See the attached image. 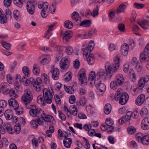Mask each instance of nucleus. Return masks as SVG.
Returning a JSON list of instances; mask_svg holds the SVG:
<instances>
[{
    "mask_svg": "<svg viewBox=\"0 0 149 149\" xmlns=\"http://www.w3.org/2000/svg\"><path fill=\"white\" fill-rule=\"evenodd\" d=\"M26 107L30 109L29 114L31 116L33 117L37 116L38 118H41L47 122H49L51 120H52L53 123H55V121L54 120L52 116L46 114L42 110L38 108L36 105L31 104Z\"/></svg>",
    "mask_w": 149,
    "mask_h": 149,
    "instance_id": "f257e3e1",
    "label": "nucleus"
},
{
    "mask_svg": "<svg viewBox=\"0 0 149 149\" xmlns=\"http://www.w3.org/2000/svg\"><path fill=\"white\" fill-rule=\"evenodd\" d=\"M122 90L118 88L115 95L114 99L116 101H119V103L122 105L125 104L129 98L128 95L126 93L122 94Z\"/></svg>",
    "mask_w": 149,
    "mask_h": 149,
    "instance_id": "f03ea898",
    "label": "nucleus"
},
{
    "mask_svg": "<svg viewBox=\"0 0 149 149\" xmlns=\"http://www.w3.org/2000/svg\"><path fill=\"white\" fill-rule=\"evenodd\" d=\"M21 98L22 102L26 107L29 106V104L33 99L32 94L31 91L28 89L25 90Z\"/></svg>",
    "mask_w": 149,
    "mask_h": 149,
    "instance_id": "7ed1b4c3",
    "label": "nucleus"
},
{
    "mask_svg": "<svg viewBox=\"0 0 149 149\" xmlns=\"http://www.w3.org/2000/svg\"><path fill=\"white\" fill-rule=\"evenodd\" d=\"M45 88L43 90V96L45 102L48 104L51 103L52 99L54 95L52 88Z\"/></svg>",
    "mask_w": 149,
    "mask_h": 149,
    "instance_id": "20e7f679",
    "label": "nucleus"
},
{
    "mask_svg": "<svg viewBox=\"0 0 149 149\" xmlns=\"http://www.w3.org/2000/svg\"><path fill=\"white\" fill-rule=\"evenodd\" d=\"M107 75L110 80L114 73H115L118 70H115V68L111 63L109 62H107L105 65Z\"/></svg>",
    "mask_w": 149,
    "mask_h": 149,
    "instance_id": "39448f33",
    "label": "nucleus"
},
{
    "mask_svg": "<svg viewBox=\"0 0 149 149\" xmlns=\"http://www.w3.org/2000/svg\"><path fill=\"white\" fill-rule=\"evenodd\" d=\"M28 82L30 84H32L35 89L37 91H39L41 90V85L42 84V80L41 78L38 77L36 81L33 77H31L28 79Z\"/></svg>",
    "mask_w": 149,
    "mask_h": 149,
    "instance_id": "423d86ee",
    "label": "nucleus"
},
{
    "mask_svg": "<svg viewBox=\"0 0 149 149\" xmlns=\"http://www.w3.org/2000/svg\"><path fill=\"white\" fill-rule=\"evenodd\" d=\"M136 139L143 145H147L149 144V135H145L141 133L136 134Z\"/></svg>",
    "mask_w": 149,
    "mask_h": 149,
    "instance_id": "0eeeda50",
    "label": "nucleus"
},
{
    "mask_svg": "<svg viewBox=\"0 0 149 149\" xmlns=\"http://www.w3.org/2000/svg\"><path fill=\"white\" fill-rule=\"evenodd\" d=\"M149 80V76L146 75L141 77L138 83V87L140 89H142L144 86L146 84Z\"/></svg>",
    "mask_w": 149,
    "mask_h": 149,
    "instance_id": "6e6552de",
    "label": "nucleus"
},
{
    "mask_svg": "<svg viewBox=\"0 0 149 149\" xmlns=\"http://www.w3.org/2000/svg\"><path fill=\"white\" fill-rule=\"evenodd\" d=\"M86 60L88 64L90 65L93 64L95 62V58L94 55L91 53L85 52Z\"/></svg>",
    "mask_w": 149,
    "mask_h": 149,
    "instance_id": "1a4fd4ad",
    "label": "nucleus"
},
{
    "mask_svg": "<svg viewBox=\"0 0 149 149\" xmlns=\"http://www.w3.org/2000/svg\"><path fill=\"white\" fill-rule=\"evenodd\" d=\"M26 7L27 11L30 15H33L35 10V7L33 2L31 1H29L26 3Z\"/></svg>",
    "mask_w": 149,
    "mask_h": 149,
    "instance_id": "9d476101",
    "label": "nucleus"
},
{
    "mask_svg": "<svg viewBox=\"0 0 149 149\" xmlns=\"http://www.w3.org/2000/svg\"><path fill=\"white\" fill-rule=\"evenodd\" d=\"M69 65V61L67 58H63L60 61V66L61 68L63 70L67 69Z\"/></svg>",
    "mask_w": 149,
    "mask_h": 149,
    "instance_id": "9b49d317",
    "label": "nucleus"
},
{
    "mask_svg": "<svg viewBox=\"0 0 149 149\" xmlns=\"http://www.w3.org/2000/svg\"><path fill=\"white\" fill-rule=\"evenodd\" d=\"M36 120H33L30 122L31 125L33 128H37L38 126V124L40 125H42L44 120L41 118H37Z\"/></svg>",
    "mask_w": 149,
    "mask_h": 149,
    "instance_id": "f8f14e48",
    "label": "nucleus"
},
{
    "mask_svg": "<svg viewBox=\"0 0 149 149\" xmlns=\"http://www.w3.org/2000/svg\"><path fill=\"white\" fill-rule=\"evenodd\" d=\"M140 59L141 62H146L149 61V53L144 51L140 55Z\"/></svg>",
    "mask_w": 149,
    "mask_h": 149,
    "instance_id": "ddd939ff",
    "label": "nucleus"
},
{
    "mask_svg": "<svg viewBox=\"0 0 149 149\" xmlns=\"http://www.w3.org/2000/svg\"><path fill=\"white\" fill-rule=\"evenodd\" d=\"M96 77V74L95 72L91 71L88 77V81L86 82L88 85L91 87H92L93 85L94 81L93 80Z\"/></svg>",
    "mask_w": 149,
    "mask_h": 149,
    "instance_id": "4468645a",
    "label": "nucleus"
},
{
    "mask_svg": "<svg viewBox=\"0 0 149 149\" xmlns=\"http://www.w3.org/2000/svg\"><path fill=\"white\" fill-rule=\"evenodd\" d=\"M2 92L4 94H6L10 89V85L6 82L2 83L0 85Z\"/></svg>",
    "mask_w": 149,
    "mask_h": 149,
    "instance_id": "2eb2a0df",
    "label": "nucleus"
},
{
    "mask_svg": "<svg viewBox=\"0 0 149 149\" xmlns=\"http://www.w3.org/2000/svg\"><path fill=\"white\" fill-rule=\"evenodd\" d=\"M97 75L99 77V78L102 79L104 81L106 80L107 79H109V78L107 75L106 72L104 70H100L97 73Z\"/></svg>",
    "mask_w": 149,
    "mask_h": 149,
    "instance_id": "dca6fc26",
    "label": "nucleus"
},
{
    "mask_svg": "<svg viewBox=\"0 0 149 149\" xmlns=\"http://www.w3.org/2000/svg\"><path fill=\"white\" fill-rule=\"evenodd\" d=\"M145 100L144 95L142 94L139 95L135 100L136 104L138 106H140L144 102Z\"/></svg>",
    "mask_w": 149,
    "mask_h": 149,
    "instance_id": "f3484780",
    "label": "nucleus"
},
{
    "mask_svg": "<svg viewBox=\"0 0 149 149\" xmlns=\"http://www.w3.org/2000/svg\"><path fill=\"white\" fill-rule=\"evenodd\" d=\"M141 127L144 130L149 129V118L146 117L142 120Z\"/></svg>",
    "mask_w": 149,
    "mask_h": 149,
    "instance_id": "a211bd4d",
    "label": "nucleus"
},
{
    "mask_svg": "<svg viewBox=\"0 0 149 149\" xmlns=\"http://www.w3.org/2000/svg\"><path fill=\"white\" fill-rule=\"evenodd\" d=\"M40 58L41 59L40 63L42 65L47 64L51 60L49 55H43L40 57Z\"/></svg>",
    "mask_w": 149,
    "mask_h": 149,
    "instance_id": "6ab92c4d",
    "label": "nucleus"
},
{
    "mask_svg": "<svg viewBox=\"0 0 149 149\" xmlns=\"http://www.w3.org/2000/svg\"><path fill=\"white\" fill-rule=\"evenodd\" d=\"M95 47V43L93 41L90 40L87 47L84 49V52L91 53Z\"/></svg>",
    "mask_w": 149,
    "mask_h": 149,
    "instance_id": "aec40b11",
    "label": "nucleus"
},
{
    "mask_svg": "<svg viewBox=\"0 0 149 149\" xmlns=\"http://www.w3.org/2000/svg\"><path fill=\"white\" fill-rule=\"evenodd\" d=\"M129 46L127 43L123 44L121 47V52L122 54L124 56L127 55L129 50Z\"/></svg>",
    "mask_w": 149,
    "mask_h": 149,
    "instance_id": "412c9836",
    "label": "nucleus"
},
{
    "mask_svg": "<svg viewBox=\"0 0 149 149\" xmlns=\"http://www.w3.org/2000/svg\"><path fill=\"white\" fill-rule=\"evenodd\" d=\"M137 23L145 30L148 29V27L149 26V20L144 19L138 21Z\"/></svg>",
    "mask_w": 149,
    "mask_h": 149,
    "instance_id": "4be33fe9",
    "label": "nucleus"
},
{
    "mask_svg": "<svg viewBox=\"0 0 149 149\" xmlns=\"http://www.w3.org/2000/svg\"><path fill=\"white\" fill-rule=\"evenodd\" d=\"M4 116L7 120H9L13 116V111L10 109L6 110L4 113Z\"/></svg>",
    "mask_w": 149,
    "mask_h": 149,
    "instance_id": "5701e85b",
    "label": "nucleus"
},
{
    "mask_svg": "<svg viewBox=\"0 0 149 149\" xmlns=\"http://www.w3.org/2000/svg\"><path fill=\"white\" fill-rule=\"evenodd\" d=\"M77 76L81 85L83 86L84 83V69H82L80 70Z\"/></svg>",
    "mask_w": 149,
    "mask_h": 149,
    "instance_id": "b1692460",
    "label": "nucleus"
},
{
    "mask_svg": "<svg viewBox=\"0 0 149 149\" xmlns=\"http://www.w3.org/2000/svg\"><path fill=\"white\" fill-rule=\"evenodd\" d=\"M64 136L65 138L64 139L63 143L65 147L66 148H69L70 147V145L72 143V140L70 138H67L68 135H64Z\"/></svg>",
    "mask_w": 149,
    "mask_h": 149,
    "instance_id": "393cba45",
    "label": "nucleus"
},
{
    "mask_svg": "<svg viewBox=\"0 0 149 149\" xmlns=\"http://www.w3.org/2000/svg\"><path fill=\"white\" fill-rule=\"evenodd\" d=\"M120 85H122L124 81V79L123 75L121 74H119L116 76L115 80Z\"/></svg>",
    "mask_w": 149,
    "mask_h": 149,
    "instance_id": "a878e982",
    "label": "nucleus"
},
{
    "mask_svg": "<svg viewBox=\"0 0 149 149\" xmlns=\"http://www.w3.org/2000/svg\"><path fill=\"white\" fill-rule=\"evenodd\" d=\"M105 123L106 124L109 126V130L110 131H113L114 130V127L112 126L113 124V120L111 118L107 119L105 120Z\"/></svg>",
    "mask_w": 149,
    "mask_h": 149,
    "instance_id": "bb28decb",
    "label": "nucleus"
},
{
    "mask_svg": "<svg viewBox=\"0 0 149 149\" xmlns=\"http://www.w3.org/2000/svg\"><path fill=\"white\" fill-rule=\"evenodd\" d=\"M8 103L9 105L11 106L13 109L15 107H16L19 106V104L17 101L13 98H10L9 100Z\"/></svg>",
    "mask_w": 149,
    "mask_h": 149,
    "instance_id": "cd10ccee",
    "label": "nucleus"
},
{
    "mask_svg": "<svg viewBox=\"0 0 149 149\" xmlns=\"http://www.w3.org/2000/svg\"><path fill=\"white\" fill-rule=\"evenodd\" d=\"M72 20L75 22V24H78L79 23L77 22L80 19L79 17V14L77 12H74L72 15Z\"/></svg>",
    "mask_w": 149,
    "mask_h": 149,
    "instance_id": "c85d7f7f",
    "label": "nucleus"
},
{
    "mask_svg": "<svg viewBox=\"0 0 149 149\" xmlns=\"http://www.w3.org/2000/svg\"><path fill=\"white\" fill-rule=\"evenodd\" d=\"M52 78L55 80H57L59 77V72L57 68H54L52 72Z\"/></svg>",
    "mask_w": 149,
    "mask_h": 149,
    "instance_id": "c756f323",
    "label": "nucleus"
},
{
    "mask_svg": "<svg viewBox=\"0 0 149 149\" xmlns=\"http://www.w3.org/2000/svg\"><path fill=\"white\" fill-rule=\"evenodd\" d=\"M48 4L47 2H44L40 1L38 3V7L39 9L43 8L42 9L47 10L48 7Z\"/></svg>",
    "mask_w": 149,
    "mask_h": 149,
    "instance_id": "7c9ffc66",
    "label": "nucleus"
},
{
    "mask_svg": "<svg viewBox=\"0 0 149 149\" xmlns=\"http://www.w3.org/2000/svg\"><path fill=\"white\" fill-rule=\"evenodd\" d=\"M126 7L125 4L122 3L117 8L116 10V13L119 14L122 13H124Z\"/></svg>",
    "mask_w": 149,
    "mask_h": 149,
    "instance_id": "2f4dec72",
    "label": "nucleus"
},
{
    "mask_svg": "<svg viewBox=\"0 0 149 149\" xmlns=\"http://www.w3.org/2000/svg\"><path fill=\"white\" fill-rule=\"evenodd\" d=\"M6 131L9 134H12L14 133V131L12 128L11 127L10 125L8 123H5L3 126Z\"/></svg>",
    "mask_w": 149,
    "mask_h": 149,
    "instance_id": "473e14b6",
    "label": "nucleus"
},
{
    "mask_svg": "<svg viewBox=\"0 0 149 149\" xmlns=\"http://www.w3.org/2000/svg\"><path fill=\"white\" fill-rule=\"evenodd\" d=\"M72 32L70 31H65L63 39L66 41H68V40L72 37Z\"/></svg>",
    "mask_w": 149,
    "mask_h": 149,
    "instance_id": "72a5a7b5",
    "label": "nucleus"
},
{
    "mask_svg": "<svg viewBox=\"0 0 149 149\" xmlns=\"http://www.w3.org/2000/svg\"><path fill=\"white\" fill-rule=\"evenodd\" d=\"M69 113L74 116L77 115V109L75 106L73 105L70 107Z\"/></svg>",
    "mask_w": 149,
    "mask_h": 149,
    "instance_id": "f704fd0d",
    "label": "nucleus"
},
{
    "mask_svg": "<svg viewBox=\"0 0 149 149\" xmlns=\"http://www.w3.org/2000/svg\"><path fill=\"white\" fill-rule=\"evenodd\" d=\"M120 60L118 56H116L114 58L113 60L114 63L113 65L115 68V70H118L119 69L120 66Z\"/></svg>",
    "mask_w": 149,
    "mask_h": 149,
    "instance_id": "c9c22d12",
    "label": "nucleus"
},
{
    "mask_svg": "<svg viewBox=\"0 0 149 149\" xmlns=\"http://www.w3.org/2000/svg\"><path fill=\"white\" fill-rule=\"evenodd\" d=\"M111 110V105L108 103L104 107V113L106 114H109Z\"/></svg>",
    "mask_w": 149,
    "mask_h": 149,
    "instance_id": "e433bc0d",
    "label": "nucleus"
},
{
    "mask_svg": "<svg viewBox=\"0 0 149 149\" xmlns=\"http://www.w3.org/2000/svg\"><path fill=\"white\" fill-rule=\"evenodd\" d=\"M64 88L65 91L70 94H73L74 93V90L72 86H68L65 87L64 85Z\"/></svg>",
    "mask_w": 149,
    "mask_h": 149,
    "instance_id": "4c0bfd02",
    "label": "nucleus"
},
{
    "mask_svg": "<svg viewBox=\"0 0 149 149\" xmlns=\"http://www.w3.org/2000/svg\"><path fill=\"white\" fill-rule=\"evenodd\" d=\"M120 86L118 83L115 80L112 81L110 83V87L111 88L115 90L118 86Z\"/></svg>",
    "mask_w": 149,
    "mask_h": 149,
    "instance_id": "58836bf2",
    "label": "nucleus"
},
{
    "mask_svg": "<svg viewBox=\"0 0 149 149\" xmlns=\"http://www.w3.org/2000/svg\"><path fill=\"white\" fill-rule=\"evenodd\" d=\"M32 72L36 75H38L40 72V69L38 66L36 64H34L33 66Z\"/></svg>",
    "mask_w": 149,
    "mask_h": 149,
    "instance_id": "ea45409f",
    "label": "nucleus"
},
{
    "mask_svg": "<svg viewBox=\"0 0 149 149\" xmlns=\"http://www.w3.org/2000/svg\"><path fill=\"white\" fill-rule=\"evenodd\" d=\"M86 109L88 114L93 113L95 110V108L94 107H93L91 105L87 106Z\"/></svg>",
    "mask_w": 149,
    "mask_h": 149,
    "instance_id": "a19ab883",
    "label": "nucleus"
},
{
    "mask_svg": "<svg viewBox=\"0 0 149 149\" xmlns=\"http://www.w3.org/2000/svg\"><path fill=\"white\" fill-rule=\"evenodd\" d=\"M7 22V17L5 15L1 14L0 15V23L2 24L6 23Z\"/></svg>",
    "mask_w": 149,
    "mask_h": 149,
    "instance_id": "79ce46f5",
    "label": "nucleus"
},
{
    "mask_svg": "<svg viewBox=\"0 0 149 149\" xmlns=\"http://www.w3.org/2000/svg\"><path fill=\"white\" fill-rule=\"evenodd\" d=\"M53 47L54 49L57 51L59 53L62 52L65 49V47L63 46L54 45Z\"/></svg>",
    "mask_w": 149,
    "mask_h": 149,
    "instance_id": "37998d69",
    "label": "nucleus"
},
{
    "mask_svg": "<svg viewBox=\"0 0 149 149\" xmlns=\"http://www.w3.org/2000/svg\"><path fill=\"white\" fill-rule=\"evenodd\" d=\"M101 92H104L106 89V86L103 83L100 84L96 87Z\"/></svg>",
    "mask_w": 149,
    "mask_h": 149,
    "instance_id": "c03bdc74",
    "label": "nucleus"
},
{
    "mask_svg": "<svg viewBox=\"0 0 149 149\" xmlns=\"http://www.w3.org/2000/svg\"><path fill=\"white\" fill-rule=\"evenodd\" d=\"M31 138H32V145L34 148H37L38 147V141L36 138H35L33 135L31 136Z\"/></svg>",
    "mask_w": 149,
    "mask_h": 149,
    "instance_id": "a18cd8bd",
    "label": "nucleus"
},
{
    "mask_svg": "<svg viewBox=\"0 0 149 149\" xmlns=\"http://www.w3.org/2000/svg\"><path fill=\"white\" fill-rule=\"evenodd\" d=\"M64 25L65 27L68 29H70L73 27L72 22L69 20L65 21L64 23Z\"/></svg>",
    "mask_w": 149,
    "mask_h": 149,
    "instance_id": "49530a36",
    "label": "nucleus"
},
{
    "mask_svg": "<svg viewBox=\"0 0 149 149\" xmlns=\"http://www.w3.org/2000/svg\"><path fill=\"white\" fill-rule=\"evenodd\" d=\"M72 76V74L71 72H67L65 75L64 81L67 82L69 81L71 79Z\"/></svg>",
    "mask_w": 149,
    "mask_h": 149,
    "instance_id": "de8ad7c7",
    "label": "nucleus"
},
{
    "mask_svg": "<svg viewBox=\"0 0 149 149\" xmlns=\"http://www.w3.org/2000/svg\"><path fill=\"white\" fill-rule=\"evenodd\" d=\"M93 32L90 33L88 31V32H86L84 34V39H88L91 38L92 36L94 35V33L95 32V30L93 29H92Z\"/></svg>",
    "mask_w": 149,
    "mask_h": 149,
    "instance_id": "09e8293b",
    "label": "nucleus"
},
{
    "mask_svg": "<svg viewBox=\"0 0 149 149\" xmlns=\"http://www.w3.org/2000/svg\"><path fill=\"white\" fill-rule=\"evenodd\" d=\"M13 3L16 6L21 8L23 5V0H13Z\"/></svg>",
    "mask_w": 149,
    "mask_h": 149,
    "instance_id": "8fccbe9b",
    "label": "nucleus"
},
{
    "mask_svg": "<svg viewBox=\"0 0 149 149\" xmlns=\"http://www.w3.org/2000/svg\"><path fill=\"white\" fill-rule=\"evenodd\" d=\"M14 130H13L14 133L16 134H18L21 131V126L20 124L19 123H17L14 126Z\"/></svg>",
    "mask_w": 149,
    "mask_h": 149,
    "instance_id": "3c124183",
    "label": "nucleus"
},
{
    "mask_svg": "<svg viewBox=\"0 0 149 149\" xmlns=\"http://www.w3.org/2000/svg\"><path fill=\"white\" fill-rule=\"evenodd\" d=\"M8 93L9 94V96L12 97H17V95L15 93V90L13 89H10Z\"/></svg>",
    "mask_w": 149,
    "mask_h": 149,
    "instance_id": "603ef678",
    "label": "nucleus"
},
{
    "mask_svg": "<svg viewBox=\"0 0 149 149\" xmlns=\"http://www.w3.org/2000/svg\"><path fill=\"white\" fill-rule=\"evenodd\" d=\"M14 110L15 111L16 114L17 115H21L22 114L23 112V108L22 107H19V106L17 107H15L14 108Z\"/></svg>",
    "mask_w": 149,
    "mask_h": 149,
    "instance_id": "864d4df0",
    "label": "nucleus"
},
{
    "mask_svg": "<svg viewBox=\"0 0 149 149\" xmlns=\"http://www.w3.org/2000/svg\"><path fill=\"white\" fill-rule=\"evenodd\" d=\"M148 113V111L147 109L144 107L141 109L140 112V114L141 116L144 117L147 115Z\"/></svg>",
    "mask_w": 149,
    "mask_h": 149,
    "instance_id": "5fc2aeb1",
    "label": "nucleus"
},
{
    "mask_svg": "<svg viewBox=\"0 0 149 149\" xmlns=\"http://www.w3.org/2000/svg\"><path fill=\"white\" fill-rule=\"evenodd\" d=\"M65 52L68 55H71L73 52V49L72 47L70 46H68L65 47Z\"/></svg>",
    "mask_w": 149,
    "mask_h": 149,
    "instance_id": "6e6d98bb",
    "label": "nucleus"
},
{
    "mask_svg": "<svg viewBox=\"0 0 149 149\" xmlns=\"http://www.w3.org/2000/svg\"><path fill=\"white\" fill-rule=\"evenodd\" d=\"M132 113L130 111H128L124 119L127 122L130 120L132 116Z\"/></svg>",
    "mask_w": 149,
    "mask_h": 149,
    "instance_id": "4d7b16f0",
    "label": "nucleus"
},
{
    "mask_svg": "<svg viewBox=\"0 0 149 149\" xmlns=\"http://www.w3.org/2000/svg\"><path fill=\"white\" fill-rule=\"evenodd\" d=\"M6 15V17L8 19H10L12 17V12L9 9H7L5 11Z\"/></svg>",
    "mask_w": 149,
    "mask_h": 149,
    "instance_id": "13d9d810",
    "label": "nucleus"
},
{
    "mask_svg": "<svg viewBox=\"0 0 149 149\" xmlns=\"http://www.w3.org/2000/svg\"><path fill=\"white\" fill-rule=\"evenodd\" d=\"M136 17V11L135 10H133L132 11L131 16V21L132 23H133L135 22Z\"/></svg>",
    "mask_w": 149,
    "mask_h": 149,
    "instance_id": "bf43d9fd",
    "label": "nucleus"
},
{
    "mask_svg": "<svg viewBox=\"0 0 149 149\" xmlns=\"http://www.w3.org/2000/svg\"><path fill=\"white\" fill-rule=\"evenodd\" d=\"M42 78L43 79L45 82L46 84L48 83L49 81V78L48 75L46 74H43L42 75Z\"/></svg>",
    "mask_w": 149,
    "mask_h": 149,
    "instance_id": "052dcab7",
    "label": "nucleus"
},
{
    "mask_svg": "<svg viewBox=\"0 0 149 149\" xmlns=\"http://www.w3.org/2000/svg\"><path fill=\"white\" fill-rule=\"evenodd\" d=\"M136 128L133 126H130L127 128L128 133L131 134L134 133L136 132Z\"/></svg>",
    "mask_w": 149,
    "mask_h": 149,
    "instance_id": "680f3d73",
    "label": "nucleus"
},
{
    "mask_svg": "<svg viewBox=\"0 0 149 149\" xmlns=\"http://www.w3.org/2000/svg\"><path fill=\"white\" fill-rule=\"evenodd\" d=\"M80 63L79 61L77 59H76L73 63L74 68L75 69H78L80 66Z\"/></svg>",
    "mask_w": 149,
    "mask_h": 149,
    "instance_id": "e2e57ef3",
    "label": "nucleus"
},
{
    "mask_svg": "<svg viewBox=\"0 0 149 149\" xmlns=\"http://www.w3.org/2000/svg\"><path fill=\"white\" fill-rule=\"evenodd\" d=\"M116 46L113 43H110L108 46V49L110 52H112L116 49Z\"/></svg>",
    "mask_w": 149,
    "mask_h": 149,
    "instance_id": "0e129e2a",
    "label": "nucleus"
},
{
    "mask_svg": "<svg viewBox=\"0 0 149 149\" xmlns=\"http://www.w3.org/2000/svg\"><path fill=\"white\" fill-rule=\"evenodd\" d=\"M37 102L39 104L42 105H45V102L41 95H39L37 98Z\"/></svg>",
    "mask_w": 149,
    "mask_h": 149,
    "instance_id": "69168bd1",
    "label": "nucleus"
},
{
    "mask_svg": "<svg viewBox=\"0 0 149 149\" xmlns=\"http://www.w3.org/2000/svg\"><path fill=\"white\" fill-rule=\"evenodd\" d=\"M23 73L25 75H26L27 77L29 74V70L28 68L26 66L24 67L22 70Z\"/></svg>",
    "mask_w": 149,
    "mask_h": 149,
    "instance_id": "338daca9",
    "label": "nucleus"
},
{
    "mask_svg": "<svg viewBox=\"0 0 149 149\" xmlns=\"http://www.w3.org/2000/svg\"><path fill=\"white\" fill-rule=\"evenodd\" d=\"M1 44L3 47L6 49L9 50L10 48V44L6 42H1Z\"/></svg>",
    "mask_w": 149,
    "mask_h": 149,
    "instance_id": "774afa93",
    "label": "nucleus"
}]
</instances>
